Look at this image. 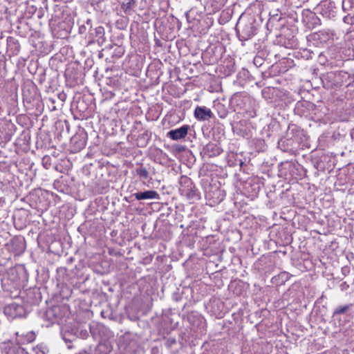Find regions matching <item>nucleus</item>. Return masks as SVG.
<instances>
[{
  "label": "nucleus",
  "mask_w": 354,
  "mask_h": 354,
  "mask_svg": "<svg viewBox=\"0 0 354 354\" xmlns=\"http://www.w3.org/2000/svg\"><path fill=\"white\" fill-rule=\"evenodd\" d=\"M348 77V74L345 71H330L322 74L321 80L325 88L330 89L342 86Z\"/></svg>",
  "instance_id": "nucleus-2"
},
{
  "label": "nucleus",
  "mask_w": 354,
  "mask_h": 354,
  "mask_svg": "<svg viewBox=\"0 0 354 354\" xmlns=\"http://www.w3.org/2000/svg\"><path fill=\"white\" fill-rule=\"evenodd\" d=\"M122 24V21L121 22L120 21H117V25L119 26L120 25Z\"/></svg>",
  "instance_id": "nucleus-27"
},
{
  "label": "nucleus",
  "mask_w": 354,
  "mask_h": 354,
  "mask_svg": "<svg viewBox=\"0 0 354 354\" xmlns=\"http://www.w3.org/2000/svg\"><path fill=\"white\" fill-rule=\"evenodd\" d=\"M28 341L32 342L35 339V334L33 332H31L28 335Z\"/></svg>",
  "instance_id": "nucleus-24"
},
{
  "label": "nucleus",
  "mask_w": 354,
  "mask_h": 354,
  "mask_svg": "<svg viewBox=\"0 0 354 354\" xmlns=\"http://www.w3.org/2000/svg\"><path fill=\"white\" fill-rule=\"evenodd\" d=\"M92 28V21L90 19L86 21L79 27V33L81 35L86 34L87 32L89 33Z\"/></svg>",
  "instance_id": "nucleus-18"
},
{
  "label": "nucleus",
  "mask_w": 354,
  "mask_h": 354,
  "mask_svg": "<svg viewBox=\"0 0 354 354\" xmlns=\"http://www.w3.org/2000/svg\"><path fill=\"white\" fill-rule=\"evenodd\" d=\"M87 134L84 131L75 134L71 139V151L72 153H77L84 149L86 144Z\"/></svg>",
  "instance_id": "nucleus-5"
},
{
  "label": "nucleus",
  "mask_w": 354,
  "mask_h": 354,
  "mask_svg": "<svg viewBox=\"0 0 354 354\" xmlns=\"http://www.w3.org/2000/svg\"><path fill=\"white\" fill-rule=\"evenodd\" d=\"M20 243H21V250H24V240L21 241H20Z\"/></svg>",
  "instance_id": "nucleus-26"
},
{
  "label": "nucleus",
  "mask_w": 354,
  "mask_h": 354,
  "mask_svg": "<svg viewBox=\"0 0 354 354\" xmlns=\"http://www.w3.org/2000/svg\"><path fill=\"white\" fill-rule=\"evenodd\" d=\"M179 191L183 196L189 200L197 201L201 198L200 192L197 190L192 179L186 176H182L179 180Z\"/></svg>",
  "instance_id": "nucleus-3"
},
{
  "label": "nucleus",
  "mask_w": 354,
  "mask_h": 354,
  "mask_svg": "<svg viewBox=\"0 0 354 354\" xmlns=\"http://www.w3.org/2000/svg\"><path fill=\"white\" fill-rule=\"evenodd\" d=\"M6 354H28V353L19 346H12L6 349Z\"/></svg>",
  "instance_id": "nucleus-19"
},
{
  "label": "nucleus",
  "mask_w": 354,
  "mask_h": 354,
  "mask_svg": "<svg viewBox=\"0 0 354 354\" xmlns=\"http://www.w3.org/2000/svg\"><path fill=\"white\" fill-rule=\"evenodd\" d=\"M177 341L175 337H169L165 338V345L167 348H171L174 345L176 344Z\"/></svg>",
  "instance_id": "nucleus-20"
},
{
  "label": "nucleus",
  "mask_w": 354,
  "mask_h": 354,
  "mask_svg": "<svg viewBox=\"0 0 354 354\" xmlns=\"http://www.w3.org/2000/svg\"><path fill=\"white\" fill-rule=\"evenodd\" d=\"M7 46L8 49L12 54H17L20 50V44L17 39L12 37H8L7 38Z\"/></svg>",
  "instance_id": "nucleus-14"
},
{
  "label": "nucleus",
  "mask_w": 354,
  "mask_h": 354,
  "mask_svg": "<svg viewBox=\"0 0 354 354\" xmlns=\"http://www.w3.org/2000/svg\"><path fill=\"white\" fill-rule=\"evenodd\" d=\"M57 309H58V308H53L48 309L46 311V315L48 319H51L52 322H54L53 319H55V312H56Z\"/></svg>",
  "instance_id": "nucleus-21"
},
{
  "label": "nucleus",
  "mask_w": 354,
  "mask_h": 354,
  "mask_svg": "<svg viewBox=\"0 0 354 354\" xmlns=\"http://www.w3.org/2000/svg\"><path fill=\"white\" fill-rule=\"evenodd\" d=\"M17 308H21V306H17V305H15V304H12V305L8 308V309H9L10 310H16Z\"/></svg>",
  "instance_id": "nucleus-25"
},
{
  "label": "nucleus",
  "mask_w": 354,
  "mask_h": 354,
  "mask_svg": "<svg viewBox=\"0 0 354 354\" xmlns=\"http://www.w3.org/2000/svg\"><path fill=\"white\" fill-rule=\"evenodd\" d=\"M133 196L138 201L148 200V199H160L159 194L154 190H147L145 192H136Z\"/></svg>",
  "instance_id": "nucleus-12"
},
{
  "label": "nucleus",
  "mask_w": 354,
  "mask_h": 354,
  "mask_svg": "<svg viewBox=\"0 0 354 354\" xmlns=\"http://www.w3.org/2000/svg\"><path fill=\"white\" fill-rule=\"evenodd\" d=\"M344 1H342V8H343V10H345V8H344Z\"/></svg>",
  "instance_id": "nucleus-28"
},
{
  "label": "nucleus",
  "mask_w": 354,
  "mask_h": 354,
  "mask_svg": "<svg viewBox=\"0 0 354 354\" xmlns=\"http://www.w3.org/2000/svg\"><path fill=\"white\" fill-rule=\"evenodd\" d=\"M48 353L49 348L48 346L42 342L33 346L28 354H48Z\"/></svg>",
  "instance_id": "nucleus-16"
},
{
  "label": "nucleus",
  "mask_w": 354,
  "mask_h": 354,
  "mask_svg": "<svg viewBox=\"0 0 354 354\" xmlns=\"http://www.w3.org/2000/svg\"><path fill=\"white\" fill-rule=\"evenodd\" d=\"M259 24L254 16L241 15L236 24V35L241 41H247L257 34Z\"/></svg>",
  "instance_id": "nucleus-1"
},
{
  "label": "nucleus",
  "mask_w": 354,
  "mask_h": 354,
  "mask_svg": "<svg viewBox=\"0 0 354 354\" xmlns=\"http://www.w3.org/2000/svg\"><path fill=\"white\" fill-rule=\"evenodd\" d=\"M264 63V59L260 56L254 57L253 59V64L257 67L259 68L263 65Z\"/></svg>",
  "instance_id": "nucleus-22"
},
{
  "label": "nucleus",
  "mask_w": 354,
  "mask_h": 354,
  "mask_svg": "<svg viewBox=\"0 0 354 354\" xmlns=\"http://www.w3.org/2000/svg\"><path fill=\"white\" fill-rule=\"evenodd\" d=\"M135 173L141 180H147L149 176V170L143 164H138L135 169Z\"/></svg>",
  "instance_id": "nucleus-15"
},
{
  "label": "nucleus",
  "mask_w": 354,
  "mask_h": 354,
  "mask_svg": "<svg viewBox=\"0 0 354 354\" xmlns=\"http://www.w3.org/2000/svg\"><path fill=\"white\" fill-rule=\"evenodd\" d=\"M317 12L327 19H332L336 15V7L331 0H323L315 8Z\"/></svg>",
  "instance_id": "nucleus-4"
},
{
  "label": "nucleus",
  "mask_w": 354,
  "mask_h": 354,
  "mask_svg": "<svg viewBox=\"0 0 354 354\" xmlns=\"http://www.w3.org/2000/svg\"><path fill=\"white\" fill-rule=\"evenodd\" d=\"M194 116L198 120H208L213 117V113L210 109L198 106L195 109Z\"/></svg>",
  "instance_id": "nucleus-9"
},
{
  "label": "nucleus",
  "mask_w": 354,
  "mask_h": 354,
  "mask_svg": "<svg viewBox=\"0 0 354 354\" xmlns=\"http://www.w3.org/2000/svg\"><path fill=\"white\" fill-rule=\"evenodd\" d=\"M104 28L99 26L95 28H91V30L89 32V39L93 40V41H97L98 44H102L104 39Z\"/></svg>",
  "instance_id": "nucleus-10"
},
{
  "label": "nucleus",
  "mask_w": 354,
  "mask_h": 354,
  "mask_svg": "<svg viewBox=\"0 0 354 354\" xmlns=\"http://www.w3.org/2000/svg\"><path fill=\"white\" fill-rule=\"evenodd\" d=\"M314 106L315 104L309 101H298L296 103L294 111L297 115H306Z\"/></svg>",
  "instance_id": "nucleus-8"
},
{
  "label": "nucleus",
  "mask_w": 354,
  "mask_h": 354,
  "mask_svg": "<svg viewBox=\"0 0 354 354\" xmlns=\"http://www.w3.org/2000/svg\"><path fill=\"white\" fill-rule=\"evenodd\" d=\"M343 21L347 24H354V15L348 14L343 18Z\"/></svg>",
  "instance_id": "nucleus-23"
},
{
  "label": "nucleus",
  "mask_w": 354,
  "mask_h": 354,
  "mask_svg": "<svg viewBox=\"0 0 354 354\" xmlns=\"http://www.w3.org/2000/svg\"><path fill=\"white\" fill-rule=\"evenodd\" d=\"M353 307V304H348L344 306H339L337 307L333 313V317H335L338 315L344 314Z\"/></svg>",
  "instance_id": "nucleus-17"
},
{
  "label": "nucleus",
  "mask_w": 354,
  "mask_h": 354,
  "mask_svg": "<svg viewBox=\"0 0 354 354\" xmlns=\"http://www.w3.org/2000/svg\"><path fill=\"white\" fill-rule=\"evenodd\" d=\"M302 21L309 29H315L321 25V20L316 13L309 10L303 11Z\"/></svg>",
  "instance_id": "nucleus-6"
},
{
  "label": "nucleus",
  "mask_w": 354,
  "mask_h": 354,
  "mask_svg": "<svg viewBox=\"0 0 354 354\" xmlns=\"http://www.w3.org/2000/svg\"><path fill=\"white\" fill-rule=\"evenodd\" d=\"M189 129V125H183L180 128L170 130L168 131L167 136L173 140L183 139L187 135Z\"/></svg>",
  "instance_id": "nucleus-7"
},
{
  "label": "nucleus",
  "mask_w": 354,
  "mask_h": 354,
  "mask_svg": "<svg viewBox=\"0 0 354 354\" xmlns=\"http://www.w3.org/2000/svg\"><path fill=\"white\" fill-rule=\"evenodd\" d=\"M136 5V0H123L121 3V9L127 15H131Z\"/></svg>",
  "instance_id": "nucleus-13"
},
{
  "label": "nucleus",
  "mask_w": 354,
  "mask_h": 354,
  "mask_svg": "<svg viewBox=\"0 0 354 354\" xmlns=\"http://www.w3.org/2000/svg\"><path fill=\"white\" fill-rule=\"evenodd\" d=\"M223 150L216 143L209 142L207 144L203 149V152L205 155L209 158L217 156L222 153Z\"/></svg>",
  "instance_id": "nucleus-11"
}]
</instances>
